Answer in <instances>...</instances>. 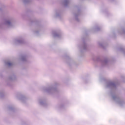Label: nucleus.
I'll use <instances>...</instances> for the list:
<instances>
[{
  "label": "nucleus",
  "instance_id": "f257e3e1",
  "mask_svg": "<svg viewBox=\"0 0 125 125\" xmlns=\"http://www.w3.org/2000/svg\"><path fill=\"white\" fill-rule=\"evenodd\" d=\"M8 66H11V65H12V63H11V62H8Z\"/></svg>",
  "mask_w": 125,
  "mask_h": 125
}]
</instances>
